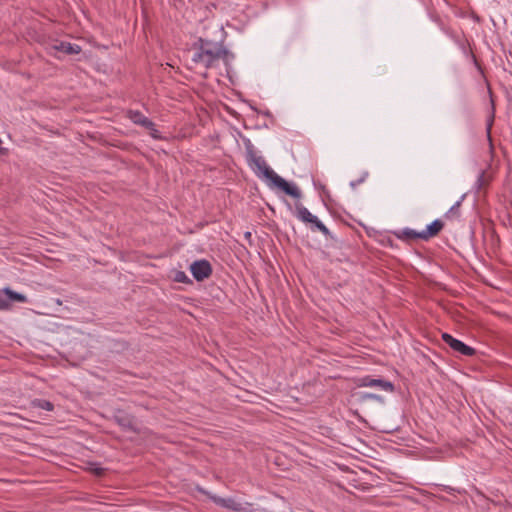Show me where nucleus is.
<instances>
[{
    "label": "nucleus",
    "mask_w": 512,
    "mask_h": 512,
    "mask_svg": "<svg viewBox=\"0 0 512 512\" xmlns=\"http://www.w3.org/2000/svg\"><path fill=\"white\" fill-rule=\"evenodd\" d=\"M224 39L223 35L218 40L199 37L192 45L193 63L207 70L219 60L227 62L233 59L234 55L224 46Z\"/></svg>",
    "instance_id": "f257e3e1"
},
{
    "label": "nucleus",
    "mask_w": 512,
    "mask_h": 512,
    "mask_svg": "<svg viewBox=\"0 0 512 512\" xmlns=\"http://www.w3.org/2000/svg\"><path fill=\"white\" fill-rule=\"evenodd\" d=\"M246 156L249 166L258 175L266 178L270 187H276L287 195L294 198H301L302 194L296 185L288 183L285 179L276 174L266 163L265 159L257 154L253 144L246 143Z\"/></svg>",
    "instance_id": "f03ea898"
},
{
    "label": "nucleus",
    "mask_w": 512,
    "mask_h": 512,
    "mask_svg": "<svg viewBox=\"0 0 512 512\" xmlns=\"http://www.w3.org/2000/svg\"><path fill=\"white\" fill-rule=\"evenodd\" d=\"M295 215L303 223L310 224V229L312 231L318 230L327 238L333 239L329 229L301 203H296Z\"/></svg>",
    "instance_id": "7ed1b4c3"
},
{
    "label": "nucleus",
    "mask_w": 512,
    "mask_h": 512,
    "mask_svg": "<svg viewBox=\"0 0 512 512\" xmlns=\"http://www.w3.org/2000/svg\"><path fill=\"white\" fill-rule=\"evenodd\" d=\"M442 339L451 349H453L455 352H458L462 355L473 356L476 353L474 348L466 345L465 343L454 338L453 336H451L448 333H443Z\"/></svg>",
    "instance_id": "20e7f679"
},
{
    "label": "nucleus",
    "mask_w": 512,
    "mask_h": 512,
    "mask_svg": "<svg viewBox=\"0 0 512 512\" xmlns=\"http://www.w3.org/2000/svg\"><path fill=\"white\" fill-rule=\"evenodd\" d=\"M193 277L197 281H203L212 274L211 264L207 260H197L190 265Z\"/></svg>",
    "instance_id": "39448f33"
},
{
    "label": "nucleus",
    "mask_w": 512,
    "mask_h": 512,
    "mask_svg": "<svg viewBox=\"0 0 512 512\" xmlns=\"http://www.w3.org/2000/svg\"><path fill=\"white\" fill-rule=\"evenodd\" d=\"M358 386L360 387H379L380 389L393 392L394 384L384 379H373L370 376H366L360 379Z\"/></svg>",
    "instance_id": "423d86ee"
},
{
    "label": "nucleus",
    "mask_w": 512,
    "mask_h": 512,
    "mask_svg": "<svg viewBox=\"0 0 512 512\" xmlns=\"http://www.w3.org/2000/svg\"><path fill=\"white\" fill-rule=\"evenodd\" d=\"M207 496L218 506L224 507L228 510L239 512L243 510L242 504L236 502L233 498H222L211 493H206Z\"/></svg>",
    "instance_id": "0eeeda50"
},
{
    "label": "nucleus",
    "mask_w": 512,
    "mask_h": 512,
    "mask_svg": "<svg viewBox=\"0 0 512 512\" xmlns=\"http://www.w3.org/2000/svg\"><path fill=\"white\" fill-rule=\"evenodd\" d=\"M126 116L136 125L144 128L153 127V122L138 110H128Z\"/></svg>",
    "instance_id": "6e6552de"
},
{
    "label": "nucleus",
    "mask_w": 512,
    "mask_h": 512,
    "mask_svg": "<svg viewBox=\"0 0 512 512\" xmlns=\"http://www.w3.org/2000/svg\"><path fill=\"white\" fill-rule=\"evenodd\" d=\"M444 227V223L436 219L425 230L422 231V240L428 241L429 239L437 236Z\"/></svg>",
    "instance_id": "1a4fd4ad"
},
{
    "label": "nucleus",
    "mask_w": 512,
    "mask_h": 512,
    "mask_svg": "<svg viewBox=\"0 0 512 512\" xmlns=\"http://www.w3.org/2000/svg\"><path fill=\"white\" fill-rule=\"evenodd\" d=\"M394 235L400 240H407V241L417 240V239L422 240V231L417 232L410 228H405V229H402L399 231H395Z\"/></svg>",
    "instance_id": "9d476101"
},
{
    "label": "nucleus",
    "mask_w": 512,
    "mask_h": 512,
    "mask_svg": "<svg viewBox=\"0 0 512 512\" xmlns=\"http://www.w3.org/2000/svg\"><path fill=\"white\" fill-rule=\"evenodd\" d=\"M54 49L69 55L78 54L81 51V47L79 45L66 42H60L59 44L54 45Z\"/></svg>",
    "instance_id": "9b49d317"
},
{
    "label": "nucleus",
    "mask_w": 512,
    "mask_h": 512,
    "mask_svg": "<svg viewBox=\"0 0 512 512\" xmlns=\"http://www.w3.org/2000/svg\"><path fill=\"white\" fill-rule=\"evenodd\" d=\"M116 421L123 428L133 430V431L136 430L134 419L127 414L116 416Z\"/></svg>",
    "instance_id": "f8f14e48"
},
{
    "label": "nucleus",
    "mask_w": 512,
    "mask_h": 512,
    "mask_svg": "<svg viewBox=\"0 0 512 512\" xmlns=\"http://www.w3.org/2000/svg\"><path fill=\"white\" fill-rule=\"evenodd\" d=\"M3 293L7 295L9 300L17 301L21 303H26L28 301L27 297L21 293L15 292L11 290L10 288H4Z\"/></svg>",
    "instance_id": "ddd939ff"
},
{
    "label": "nucleus",
    "mask_w": 512,
    "mask_h": 512,
    "mask_svg": "<svg viewBox=\"0 0 512 512\" xmlns=\"http://www.w3.org/2000/svg\"><path fill=\"white\" fill-rule=\"evenodd\" d=\"M31 405L35 408H40L47 411H52L54 409L53 403L45 399H34L31 402Z\"/></svg>",
    "instance_id": "4468645a"
},
{
    "label": "nucleus",
    "mask_w": 512,
    "mask_h": 512,
    "mask_svg": "<svg viewBox=\"0 0 512 512\" xmlns=\"http://www.w3.org/2000/svg\"><path fill=\"white\" fill-rule=\"evenodd\" d=\"M465 196H462L461 199H463ZM461 201L462 200H459L457 201L450 209L449 211L446 213L445 217L446 218H458L460 216V213H459V209H460V206H461Z\"/></svg>",
    "instance_id": "2eb2a0df"
},
{
    "label": "nucleus",
    "mask_w": 512,
    "mask_h": 512,
    "mask_svg": "<svg viewBox=\"0 0 512 512\" xmlns=\"http://www.w3.org/2000/svg\"><path fill=\"white\" fill-rule=\"evenodd\" d=\"M367 400H375L380 403L384 402L383 397L380 395H377V394H373V393H360L359 394V401L365 402Z\"/></svg>",
    "instance_id": "dca6fc26"
},
{
    "label": "nucleus",
    "mask_w": 512,
    "mask_h": 512,
    "mask_svg": "<svg viewBox=\"0 0 512 512\" xmlns=\"http://www.w3.org/2000/svg\"><path fill=\"white\" fill-rule=\"evenodd\" d=\"M489 182L490 178L486 175L485 171H481L476 182L478 189L484 188L489 184Z\"/></svg>",
    "instance_id": "f3484780"
},
{
    "label": "nucleus",
    "mask_w": 512,
    "mask_h": 512,
    "mask_svg": "<svg viewBox=\"0 0 512 512\" xmlns=\"http://www.w3.org/2000/svg\"><path fill=\"white\" fill-rule=\"evenodd\" d=\"M174 280L179 283H188L191 282L188 276L183 271H177L174 276Z\"/></svg>",
    "instance_id": "a211bd4d"
},
{
    "label": "nucleus",
    "mask_w": 512,
    "mask_h": 512,
    "mask_svg": "<svg viewBox=\"0 0 512 512\" xmlns=\"http://www.w3.org/2000/svg\"><path fill=\"white\" fill-rule=\"evenodd\" d=\"M146 129L150 131V135L154 139H160L161 138V136L159 135V131L156 129V125H155L154 122H153V127L152 128H146Z\"/></svg>",
    "instance_id": "6ab92c4d"
},
{
    "label": "nucleus",
    "mask_w": 512,
    "mask_h": 512,
    "mask_svg": "<svg viewBox=\"0 0 512 512\" xmlns=\"http://www.w3.org/2000/svg\"><path fill=\"white\" fill-rule=\"evenodd\" d=\"M10 308V303L7 299L0 298V310H7Z\"/></svg>",
    "instance_id": "aec40b11"
},
{
    "label": "nucleus",
    "mask_w": 512,
    "mask_h": 512,
    "mask_svg": "<svg viewBox=\"0 0 512 512\" xmlns=\"http://www.w3.org/2000/svg\"><path fill=\"white\" fill-rule=\"evenodd\" d=\"M367 177H368V172H364L363 176L359 180L351 182V186L353 188L356 187L358 184L364 182Z\"/></svg>",
    "instance_id": "412c9836"
},
{
    "label": "nucleus",
    "mask_w": 512,
    "mask_h": 512,
    "mask_svg": "<svg viewBox=\"0 0 512 512\" xmlns=\"http://www.w3.org/2000/svg\"><path fill=\"white\" fill-rule=\"evenodd\" d=\"M95 474L98 475V476L103 475L104 474V469L103 468L95 469Z\"/></svg>",
    "instance_id": "4be33fe9"
},
{
    "label": "nucleus",
    "mask_w": 512,
    "mask_h": 512,
    "mask_svg": "<svg viewBox=\"0 0 512 512\" xmlns=\"http://www.w3.org/2000/svg\"><path fill=\"white\" fill-rule=\"evenodd\" d=\"M8 150L6 148L0 147V154L5 155L7 154Z\"/></svg>",
    "instance_id": "5701e85b"
},
{
    "label": "nucleus",
    "mask_w": 512,
    "mask_h": 512,
    "mask_svg": "<svg viewBox=\"0 0 512 512\" xmlns=\"http://www.w3.org/2000/svg\"><path fill=\"white\" fill-rule=\"evenodd\" d=\"M245 235H246V237H249L251 234H250V232H247Z\"/></svg>",
    "instance_id": "b1692460"
}]
</instances>
